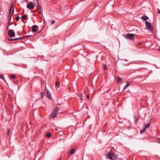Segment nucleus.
I'll return each mask as SVG.
<instances>
[{"label": "nucleus", "instance_id": "obj_1", "mask_svg": "<svg viewBox=\"0 0 160 160\" xmlns=\"http://www.w3.org/2000/svg\"><path fill=\"white\" fill-rule=\"evenodd\" d=\"M107 157L108 158L112 160H115L117 158L114 153L111 151L107 153Z\"/></svg>", "mask_w": 160, "mask_h": 160}, {"label": "nucleus", "instance_id": "obj_2", "mask_svg": "<svg viewBox=\"0 0 160 160\" xmlns=\"http://www.w3.org/2000/svg\"><path fill=\"white\" fill-rule=\"evenodd\" d=\"M58 107H56L53 110L51 114L50 115V118H55L57 115L58 112Z\"/></svg>", "mask_w": 160, "mask_h": 160}, {"label": "nucleus", "instance_id": "obj_3", "mask_svg": "<svg viewBox=\"0 0 160 160\" xmlns=\"http://www.w3.org/2000/svg\"><path fill=\"white\" fill-rule=\"evenodd\" d=\"M134 36V34H127L126 35H124L123 36L126 39H129V40H134V38H133V36Z\"/></svg>", "mask_w": 160, "mask_h": 160}, {"label": "nucleus", "instance_id": "obj_4", "mask_svg": "<svg viewBox=\"0 0 160 160\" xmlns=\"http://www.w3.org/2000/svg\"><path fill=\"white\" fill-rule=\"evenodd\" d=\"M145 23L147 29L152 32L153 30V28L151 27V23L148 21H146Z\"/></svg>", "mask_w": 160, "mask_h": 160}, {"label": "nucleus", "instance_id": "obj_5", "mask_svg": "<svg viewBox=\"0 0 160 160\" xmlns=\"http://www.w3.org/2000/svg\"><path fill=\"white\" fill-rule=\"evenodd\" d=\"M8 35L11 37H14L15 36V33L13 30L10 29L8 32Z\"/></svg>", "mask_w": 160, "mask_h": 160}, {"label": "nucleus", "instance_id": "obj_6", "mask_svg": "<svg viewBox=\"0 0 160 160\" xmlns=\"http://www.w3.org/2000/svg\"><path fill=\"white\" fill-rule=\"evenodd\" d=\"M35 7V5L32 2H29L27 6V7L30 9H33Z\"/></svg>", "mask_w": 160, "mask_h": 160}, {"label": "nucleus", "instance_id": "obj_7", "mask_svg": "<svg viewBox=\"0 0 160 160\" xmlns=\"http://www.w3.org/2000/svg\"><path fill=\"white\" fill-rule=\"evenodd\" d=\"M37 10L39 12H41V7L39 4V2L38 0L37 1Z\"/></svg>", "mask_w": 160, "mask_h": 160}, {"label": "nucleus", "instance_id": "obj_8", "mask_svg": "<svg viewBox=\"0 0 160 160\" xmlns=\"http://www.w3.org/2000/svg\"><path fill=\"white\" fill-rule=\"evenodd\" d=\"M38 27L36 25H34L32 27V31L33 32H35L37 31V28H38Z\"/></svg>", "mask_w": 160, "mask_h": 160}, {"label": "nucleus", "instance_id": "obj_9", "mask_svg": "<svg viewBox=\"0 0 160 160\" xmlns=\"http://www.w3.org/2000/svg\"><path fill=\"white\" fill-rule=\"evenodd\" d=\"M12 10L13 9H10V8L9 9V18H10L9 21H10L11 19V16L13 14V13L12 12Z\"/></svg>", "mask_w": 160, "mask_h": 160}, {"label": "nucleus", "instance_id": "obj_10", "mask_svg": "<svg viewBox=\"0 0 160 160\" xmlns=\"http://www.w3.org/2000/svg\"><path fill=\"white\" fill-rule=\"evenodd\" d=\"M46 92H47V94L48 96V98L49 99H51V98H52L51 95V94L50 92H49V91L48 90Z\"/></svg>", "mask_w": 160, "mask_h": 160}, {"label": "nucleus", "instance_id": "obj_11", "mask_svg": "<svg viewBox=\"0 0 160 160\" xmlns=\"http://www.w3.org/2000/svg\"><path fill=\"white\" fill-rule=\"evenodd\" d=\"M151 123L149 122L144 126V128L146 129L149 128L151 125Z\"/></svg>", "mask_w": 160, "mask_h": 160}, {"label": "nucleus", "instance_id": "obj_12", "mask_svg": "<svg viewBox=\"0 0 160 160\" xmlns=\"http://www.w3.org/2000/svg\"><path fill=\"white\" fill-rule=\"evenodd\" d=\"M82 96H83L82 94V93H80V94L78 95V97L80 98V99L81 101V102H82V100H83V98H82Z\"/></svg>", "mask_w": 160, "mask_h": 160}, {"label": "nucleus", "instance_id": "obj_13", "mask_svg": "<svg viewBox=\"0 0 160 160\" xmlns=\"http://www.w3.org/2000/svg\"><path fill=\"white\" fill-rule=\"evenodd\" d=\"M139 118V117L138 116H135L134 117V118L135 119V121L136 123H137L138 121V120Z\"/></svg>", "mask_w": 160, "mask_h": 160}, {"label": "nucleus", "instance_id": "obj_14", "mask_svg": "<svg viewBox=\"0 0 160 160\" xmlns=\"http://www.w3.org/2000/svg\"><path fill=\"white\" fill-rule=\"evenodd\" d=\"M148 18V17L146 16H142L141 17V19L143 21H146Z\"/></svg>", "mask_w": 160, "mask_h": 160}, {"label": "nucleus", "instance_id": "obj_15", "mask_svg": "<svg viewBox=\"0 0 160 160\" xmlns=\"http://www.w3.org/2000/svg\"><path fill=\"white\" fill-rule=\"evenodd\" d=\"M22 38H23V37H20V38H13V39H10V41H13V40H18V39H22Z\"/></svg>", "mask_w": 160, "mask_h": 160}, {"label": "nucleus", "instance_id": "obj_16", "mask_svg": "<svg viewBox=\"0 0 160 160\" xmlns=\"http://www.w3.org/2000/svg\"><path fill=\"white\" fill-rule=\"evenodd\" d=\"M146 130V129L144 128L143 129L140 130V132L141 134H142L145 132Z\"/></svg>", "mask_w": 160, "mask_h": 160}, {"label": "nucleus", "instance_id": "obj_17", "mask_svg": "<svg viewBox=\"0 0 160 160\" xmlns=\"http://www.w3.org/2000/svg\"><path fill=\"white\" fill-rule=\"evenodd\" d=\"M27 17V15H25L23 16H22L21 17V18L22 19L25 20L26 19Z\"/></svg>", "mask_w": 160, "mask_h": 160}, {"label": "nucleus", "instance_id": "obj_18", "mask_svg": "<svg viewBox=\"0 0 160 160\" xmlns=\"http://www.w3.org/2000/svg\"><path fill=\"white\" fill-rule=\"evenodd\" d=\"M10 9H13L12 10V12L13 13L14 9V6L12 5V3L10 7Z\"/></svg>", "mask_w": 160, "mask_h": 160}, {"label": "nucleus", "instance_id": "obj_19", "mask_svg": "<svg viewBox=\"0 0 160 160\" xmlns=\"http://www.w3.org/2000/svg\"><path fill=\"white\" fill-rule=\"evenodd\" d=\"M130 85V84L129 83H127L125 86H124V90L126 89V88H127Z\"/></svg>", "mask_w": 160, "mask_h": 160}, {"label": "nucleus", "instance_id": "obj_20", "mask_svg": "<svg viewBox=\"0 0 160 160\" xmlns=\"http://www.w3.org/2000/svg\"><path fill=\"white\" fill-rule=\"evenodd\" d=\"M74 152V150L73 148H72L69 152V153L71 154H73Z\"/></svg>", "mask_w": 160, "mask_h": 160}, {"label": "nucleus", "instance_id": "obj_21", "mask_svg": "<svg viewBox=\"0 0 160 160\" xmlns=\"http://www.w3.org/2000/svg\"><path fill=\"white\" fill-rule=\"evenodd\" d=\"M122 81V79L120 77L118 78L117 80V82H120Z\"/></svg>", "mask_w": 160, "mask_h": 160}, {"label": "nucleus", "instance_id": "obj_22", "mask_svg": "<svg viewBox=\"0 0 160 160\" xmlns=\"http://www.w3.org/2000/svg\"><path fill=\"white\" fill-rule=\"evenodd\" d=\"M0 78H1L2 79H3V80H4L5 82H6V81L5 80V79L4 78V76L1 74H0Z\"/></svg>", "mask_w": 160, "mask_h": 160}, {"label": "nucleus", "instance_id": "obj_23", "mask_svg": "<svg viewBox=\"0 0 160 160\" xmlns=\"http://www.w3.org/2000/svg\"><path fill=\"white\" fill-rule=\"evenodd\" d=\"M41 94V97L42 98H43L44 96V94L43 92H41L40 93Z\"/></svg>", "mask_w": 160, "mask_h": 160}, {"label": "nucleus", "instance_id": "obj_24", "mask_svg": "<svg viewBox=\"0 0 160 160\" xmlns=\"http://www.w3.org/2000/svg\"><path fill=\"white\" fill-rule=\"evenodd\" d=\"M10 76L12 79H14L15 78V77L14 75H12Z\"/></svg>", "mask_w": 160, "mask_h": 160}, {"label": "nucleus", "instance_id": "obj_25", "mask_svg": "<svg viewBox=\"0 0 160 160\" xmlns=\"http://www.w3.org/2000/svg\"><path fill=\"white\" fill-rule=\"evenodd\" d=\"M55 86H58V85H59V82H55Z\"/></svg>", "mask_w": 160, "mask_h": 160}, {"label": "nucleus", "instance_id": "obj_26", "mask_svg": "<svg viewBox=\"0 0 160 160\" xmlns=\"http://www.w3.org/2000/svg\"><path fill=\"white\" fill-rule=\"evenodd\" d=\"M51 135L50 133H48L47 134V137L48 138H49L51 137Z\"/></svg>", "mask_w": 160, "mask_h": 160}, {"label": "nucleus", "instance_id": "obj_27", "mask_svg": "<svg viewBox=\"0 0 160 160\" xmlns=\"http://www.w3.org/2000/svg\"><path fill=\"white\" fill-rule=\"evenodd\" d=\"M31 37V35H27V36H25L22 37H23V38H29V37Z\"/></svg>", "mask_w": 160, "mask_h": 160}, {"label": "nucleus", "instance_id": "obj_28", "mask_svg": "<svg viewBox=\"0 0 160 160\" xmlns=\"http://www.w3.org/2000/svg\"><path fill=\"white\" fill-rule=\"evenodd\" d=\"M9 132H10V130L9 129H8L7 130V135L8 136H9Z\"/></svg>", "mask_w": 160, "mask_h": 160}, {"label": "nucleus", "instance_id": "obj_29", "mask_svg": "<svg viewBox=\"0 0 160 160\" xmlns=\"http://www.w3.org/2000/svg\"><path fill=\"white\" fill-rule=\"evenodd\" d=\"M19 18H20L18 16L16 18V19L17 21H18L19 20Z\"/></svg>", "mask_w": 160, "mask_h": 160}, {"label": "nucleus", "instance_id": "obj_30", "mask_svg": "<svg viewBox=\"0 0 160 160\" xmlns=\"http://www.w3.org/2000/svg\"><path fill=\"white\" fill-rule=\"evenodd\" d=\"M55 22V21L54 20H52V22H51V24L52 25V24H54Z\"/></svg>", "mask_w": 160, "mask_h": 160}, {"label": "nucleus", "instance_id": "obj_31", "mask_svg": "<svg viewBox=\"0 0 160 160\" xmlns=\"http://www.w3.org/2000/svg\"><path fill=\"white\" fill-rule=\"evenodd\" d=\"M104 70H106L107 69V67L106 65H104Z\"/></svg>", "mask_w": 160, "mask_h": 160}, {"label": "nucleus", "instance_id": "obj_32", "mask_svg": "<svg viewBox=\"0 0 160 160\" xmlns=\"http://www.w3.org/2000/svg\"><path fill=\"white\" fill-rule=\"evenodd\" d=\"M87 98L88 99H89V95L88 94H87L86 96Z\"/></svg>", "mask_w": 160, "mask_h": 160}, {"label": "nucleus", "instance_id": "obj_33", "mask_svg": "<svg viewBox=\"0 0 160 160\" xmlns=\"http://www.w3.org/2000/svg\"><path fill=\"white\" fill-rule=\"evenodd\" d=\"M158 142L160 143V138H158Z\"/></svg>", "mask_w": 160, "mask_h": 160}, {"label": "nucleus", "instance_id": "obj_34", "mask_svg": "<svg viewBox=\"0 0 160 160\" xmlns=\"http://www.w3.org/2000/svg\"><path fill=\"white\" fill-rule=\"evenodd\" d=\"M138 45H139V46H141V45H142V43H141V42H139V43H138Z\"/></svg>", "mask_w": 160, "mask_h": 160}, {"label": "nucleus", "instance_id": "obj_35", "mask_svg": "<svg viewBox=\"0 0 160 160\" xmlns=\"http://www.w3.org/2000/svg\"><path fill=\"white\" fill-rule=\"evenodd\" d=\"M58 160H62V158H60L59 159H58Z\"/></svg>", "mask_w": 160, "mask_h": 160}, {"label": "nucleus", "instance_id": "obj_36", "mask_svg": "<svg viewBox=\"0 0 160 160\" xmlns=\"http://www.w3.org/2000/svg\"><path fill=\"white\" fill-rule=\"evenodd\" d=\"M158 13L159 14H160V10H159L158 11Z\"/></svg>", "mask_w": 160, "mask_h": 160}, {"label": "nucleus", "instance_id": "obj_37", "mask_svg": "<svg viewBox=\"0 0 160 160\" xmlns=\"http://www.w3.org/2000/svg\"><path fill=\"white\" fill-rule=\"evenodd\" d=\"M8 28H9V25H8V26H7V29H8Z\"/></svg>", "mask_w": 160, "mask_h": 160}, {"label": "nucleus", "instance_id": "obj_38", "mask_svg": "<svg viewBox=\"0 0 160 160\" xmlns=\"http://www.w3.org/2000/svg\"><path fill=\"white\" fill-rule=\"evenodd\" d=\"M69 89L70 90H71V87L69 88Z\"/></svg>", "mask_w": 160, "mask_h": 160}, {"label": "nucleus", "instance_id": "obj_39", "mask_svg": "<svg viewBox=\"0 0 160 160\" xmlns=\"http://www.w3.org/2000/svg\"><path fill=\"white\" fill-rule=\"evenodd\" d=\"M158 50L160 51V48Z\"/></svg>", "mask_w": 160, "mask_h": 160}]
</instances>
